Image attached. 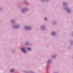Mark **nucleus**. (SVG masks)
<instances>
[{
	"instance_id": "1",
	"label": "nucleus",
	"mask_w": 73,
	"mask_h": 73,
	"mask_svg": "<svg viewBox=\"0 0 73 73\" xmlns=\"http://www.w3.org/2000/svg\"><path fill=\"white\" fill-rule=\"evenodd\" d=\"M21 50L22 51V52H23L24 53H26V52H27L25 50V49L23 48H21Z\"/></svg>"
},
{
	"instance_id": "2",
	"label": "nucleus",
	"mask_w": 73,
	"mask_h": 73,
	"mask_svg": "<svg viewBox=\"0 0 73 73\" xmlns=\"http://www.w3.org/2000/svg\"><path fill=\"white\" fill-rule=\"evenodd\" d=\"M26 30L27 29H29V27H27L26 28Z\"/></svg>"
},
{
	"instance_id": "3",
	"label": "nucleus",
	"mask_w": 73,
	"mask_h": 73,
	"mask_svg": "<svg viewBox=\"0 0 73 73\" xmlns=\"http://www.w3.org/2000/svg\"><path fill=\"white\" fill-rule=\"evenodd\" d=\"M14 71V70L13 69H12L10 70V72H13Z\"/></svg>"
},
{
	"instance_id": "4",
	"label": "nucleus",
	"mask_w": 73,
	"mask_h": 73,
	"mask_svg": "<svg viewBox=\"0 0 73 73\" xmlns=\"http://www.w3.org/2000/svg\"><path fill=\"white\" fill-rule=\"evenodd\" d=\"M55 34V33H54V32H52V35H54Z\"/></svg>"
},
{
	"instance_id": "5",
	"label": "nucleus",
	"mask_w": 73,
	"mask_h": 73,
	"mask_svg": "<svg viewBox=\"0 0 73 73\" xmlns=\"http://www.w3.org/2000/svg\"><path fill=\"white\" fill-rule=\"evenodd\" d=\"M28 50H31V48H28Z\"/></svg>"
},
{
	"instance_id": "6",
	"label": "nucleus",
	"mask_w": 73,
	"mask_h": 73,
	"mask_svg": "<svg viewBox=\"0 0 73 73\" xmlns=\"http://www.w3.org/2000/svg\"><path fill=\"white\" fill-rule=\"evenodd\" d=\"M44 20H47V19H46V18H44Z\"/></svg>"
},
{
	"instance_id": "7",
	"label": "nucleus",
	"mask_w": 73,
	"mask_h": 73,
	"mask_svg": "<svg viewBox=\"0 0 73 73\" xmlns=\"http://www.w3.org/2000/svg\"><path fill=\"white\" fill-rule=\"evenodd\" d=\"M64 5H65V3H64Z\"/></svg>"
},
{
	"instance_id": "8",
	"label": "nucleus",
	"mask_w": 73,
	"mask_h": 73,
	"mask_svg": "<svg viewBox=\"0 0 73 73\" xmlns=\"http://www.w3.org/2000/svg\"><path fill=\"white\" fill-rule=\"evenodd\" d=\"M48 63H49V62H48Z\"/></svg>"
},
{
	"instance_id": "9",
	"label": "nucleus",
	"mask_w": 73,
	"mask_h": 73,
	"mask_svg": "<svg viewBox=\"0 0 73 73\" xmlns=\"http://www.w3.org/2000/svg\"><path fill=\"white\" fill-rule=\"evenodd\" d=\"M15 28H17V27H15Z\"/></svg>"
}]
</instances>
